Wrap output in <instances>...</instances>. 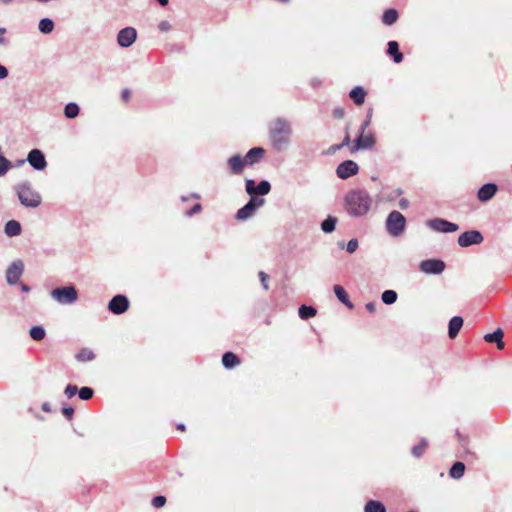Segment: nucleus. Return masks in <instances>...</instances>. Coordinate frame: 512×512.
Returning a JSON list of instances; mask_svg holds the SVG:
<instances>
[{
    "label": "nucleus",
    "mask_w": 512,
    "mask_h": 512,
    "mask_svg": "<svg viewBox=\"0 0 512 512\" xmlns=\"http://www.w3.org/2000/svg\"><path fill=\"white\" fill-rule=\"evenodd\" d=\"M371 205L372 198L364 190L354 189L345 196V207L350 215L363 216L368 213Z\"/></svg>",
    "instance_id": "1"
},
{
    "label": "nucleus",
    "mask_w": 512,
    "mask_h": 512,
    "mask_svg": "<svg viewBox=\"0 0 512 512\" xmlns=\"http://www.w3.org/2000/svg\"><path fill=\"white\" fill-rule=\"evenodd\" d=\"M16 191L21 204L26 207L36 208L42 202L41 195L29 183L18 185Z\"/></svg>",
    "instance_id": "2"
},
{
    "label": "nucleus",
    "mask_w": 512,
    "mask_h": 512,
    "mask_svg": "<svg viewBox=\"0 0 512 512\" xmlns=\"http://www.w3.org/2000/svg\"><path fill=\"white\" fill-rule=\"evenodd\" d=\"M291 134V128L287 121L277 119L274 121L269 130V137L275 147H279L285 143Z\"/></svg>",
    "instance_id": "3"
},
{
    "label": "nucleus",
    "mask_w": 512,
    "mask_h": 512,
    "mask_svg": "<svg viewBox=\"0 0 512 512\" xmlns=\"http://www.w3.org/2000/svg\"><path fill=\"white\" fill-rule=\"evenodd\" d=\"M406 219L399 211H392L387 218L386 228L390 235L399 236L404 232Z\"/></svg>",
    "instance_id": "4"
},
{
    "label": "nucleus",
    "mask_w": 512,
    "mask_h": 512,
    "mask_svg": "<svg viewBox=\"0 0 512 512\" xmlns=\"http://www.w3.org/2000/svg\"><path fill=\"white\" fill-rule=\"evenodd\" d=\"M51 295L57 302L61 304L74 303L78 298L77 290L73 286L56 288L52 290Z\"/></svg>",
    "instance_id": "5"
},
{
    "label": "nucleus",
    "mask_w": 512,
    "mask_h": 512,
    "mask_svg": "<svg viewBox=\"0 0 512 512\" xmlns=\"http://www.w3.org/2000/svg\"><path fill=\"white\" fill-rule=\"evenodd\" d=\"M484 240L482 234L479 231L471 230L462 233L458 237V244L461 247H468L474 244H480Z\"/></svg>",
    "instance_id": "6"
},
{
    "label": "nucleus",
    "mask_w": 512,
    "mask_h": 512,
    "mask_svg": "<svg viewBox=\"0 0 512 512\" xmlns=\"http://www.w3.org/2000/svg\"><path fill=\"white\" fill-rule=\"evenodd\" d=\"M427 225L435 231L444 233L455 232L459 229L457 224L441 218L429 220Z\"/></svg>",
    "instance_id": "7"
},
{
    "label": "nucleus",
    "mask_w": 512,
    "mask_h": 512,
    "mask_svg": "<svg viewBox=\"0 0 512 512\" xmlns=\"http://www.w3.org/2000/svg\"><path fill=\"white\" fill-rule=\"evenodd\" d=\"M359 167L356 162L346 160L340 163L336 169L337 176L341 179H347L358 173Z\"/></svg>",
    "instance_id": "8"
},
{
    "label": "nucleus",
    "mask_w": 512,
    "mask_h": 512,
    "mask_svg": "<svg viewBox=\"0 0 512 512\" xmlns=\"http://www.w3.org/2000/svg\"><path fill=\"white\" fill-rule=\"evenodd\" d=\"M24 271V264L21 260L14 261L6 271V280L10 285L16 284Z\"/></svg>",
    "instance_id": "9"
},
{
    "label": "nucleus",
    "mask_w": 512,
    "mask_h": 512,
    "mask_svg": "<svg viewBox=\"0 0 512 512\" xmlns=\"http://www.w3.org/2000/svg\"><path fill=\"white\" fill-rule=\"evenodd\" d=\"M263 203H264L263 199L251 198L250 201L244 207H242L241 209L238 210V212L236 214V218L238 220L248 219L249 217H251L254 214L257 207H259Z\"/></svg>",
    "instance_id": "10"
},
{
    "label": "nucleus",
    "mask_w": 512,
    "mask_h": 512,
    "mask_svg": "<svg viewBox=\"0 0 512 512\" xmlns=\"http://www.w3.org/2000/svg\"><path fill=\"white\" fill-rule=\"evenodd\" d=\"M136 38V30L132 27H126L119 31L117 36V42L121 47L127 48L135 42Z\"/></svg>",
    "instance_id": "11"
},
{
    "label": "nucleus",
    "mask_w": 512,
    "mask_h": 512,
    "mask_svg": "<svg viewBox=\"0 0 512 512\" xmlns=\"http://www.w3.org/2000/svg\"><path fill=\"white\" fill-rule=\"evenodd\" d=\"M420 269L427 274H440L445 269V263L439 259H428L421 262Z\"/></svg>",
    "instance_id": "12"
},
{
    "label": "nucleus",
    "mask_w": 512,
    "mask_h": 512,
    "mask_svg": "<svg viewBox=\"0 0 512 512\" xmlns=\"http://www.w3.org/2000/svg\"><path fill=\"white\" fill-rule=\"evenodd\" d=\"M128 307L129 301L124 295L114 296L108 304V309L114 314H122L127 311Z\"/></svg>",
    "instance_id": "13"
},
{
    "label": "nucleus",
    "mask_w": 512,
    "mask_h": 512,
    "mask_svg": "<svg viewBox=\"0 0 512 512\" xmlns=\"http://www.w3.org/2000/svg\"><path fill=\"white\" fill-rule=\"evenodd\" d=\"M270 183L266 180L261 181L257 186L251 179L246 180V191L249 195H266L270 192Z\"/></svg>",
    "instance_id": "14"
},
{
    "label": "nucleus",
    "mask_w": 512,
    "mask_h": 512,
    "mask_svg": "<svg viewBox=\"0 0 512 512\" xmlns=\"http://www.w3.org/2000/svg\"><path fill=\"white\" fill-rule=\"evenodd\" d=\"M375 143L376 140L372 134L364 135V133L361 132L355 143L351 145L350 152L354 153L359 149H370L375 145Z\"/></svg>",
    "instance_id": "15"
},
{
    "label": "nucleus",
    "mask_w": 512,
    "mask_h": 512,
    "mask_svg": "<svg viewBox=\"0 0 512 512\" xmlns=\"http://www.w3.org/2000/svg\"><path fill=\"white\" fill-rule=\"evenodd\" d=\"M27 161L36 170H43L47 166L44 154L38 149H33L29 152Z\"/></svg>",
    "instance_id": "16"
},
{
    "label": "nucleus",
    "mask_w": 512,
    "mask_h": 512,
    "mask_svg": "<svg viewBox=\"0 0 512 512\" xmlns=\"http://www.w3.org/2000/svg\"><path fill=\"white\" fill-rule=\"evenodd\" d=\"M265 155V150L261 147H254L250 149L244 156L247 166H252L262 160Z\"/></svg>",
    "instance_id": "17"
},
{
    "label": "nucleus",
    "mask_w": 512,
    "mask_h": 512,
    "mask_svg": "<svg viewBox=\"0 0 512 512\" xmlns=\"http://www.w3.org/2000/svg\"><path fill=\"white\" fill-rule=\"evenodd\" d=\"M228 165L231 174H240L246 165L244 157L240 155H233L228 159Z\"/></svg>",
    "instance_id": "18"
},
{
    "label": "nucleus",
    "mask_w": 512,
    "mask_h": 512,
    "mask_svg": "<svg viewBox=\"0 0 512 512\" xmlns=\"http://www.w3.org/2000/svg\"><path fill=\"white\" fill-rule=\"evenodd\" d=\"M497 192V186L493 183L483 185L477 193V197L481 202L490 200Z\"/></svg>",
    "instance_id": "19"
},
{
    "label": "nucleus",
    "mask_w": 512,
    "mask_h": 512,
    "mask_svg": "<svg viewBox=\"0 0 512 512\" xmlns=\"http://www.w3.org/2000/svg\"><path fill=\"white\" fill-rule=\"evenodd\" d=\"M463 318L454 316L450 319L448 325V335L450 339H455L463 326Z\"/></svg>",
    "instance_id": "20"
},
{
    "label": "nucleus",
    "mask_w": 512,
    "mask_h": 512,
    "mask_svg": "<svg viewBox=\"0 0 512 512\" xmlns=\"http://www.w3.org/2000/svg\"><path fill=\"white\" fill-rule=\"evenodd\" d=\"M503 336H504V332L502 329L498 328L497 330H495L493 333H488L484 336V340L488 343H496L497 344V348L499 350H502L504 349L505 347V343L503 342Z\"/></svg>",
    "instance_id": "21"
},
{
    "label": "nucleus",
    "mask_w": 512,
    "mask_h": 512,
    "mask_svg": "<svg viewBox=\"0 0 512 512\" xmlns=\"http://www.w3.org/2000/svg\"><path fill=\"white\" fill-rule=\"evenodd\" d=\"M387 54L391 56L395 63H400L403 60V54L399 51V44L397 41H389Z\"/></svg>",
    "instance_id": "22"
},
{
    "label": "nucleus",
    "mask_w": 512,
    "mask_h": 512,
    "mask_svg": "<svg viewBox=\"0 0 512 512\" xmlns=\"http://www.w3.org/2000/svg\"><path fill=\"white\" fill-rule=\"evenodd\" d=\"M366 95V91L361 86L353 88L349 93V97L358 106L362 105L365 102Z\"/></svg>",
    "instance_id": "23"
},
{
    "label": "nucleus",
    "mask_w": 512,
    "mask_h": 512,
    "mask_svg": "<svg viewBox=\"0 0 512 512\" xmlns=\"http://www.w3.org/2000/svg\"><path fill=\"white\" fill-rule=\"evenodd\" d=\"M334 293H335L336 297L338 298V300L341 303H343L346 307H348L349 309L353 308V304L350 301L347 292L345 291V289L342 286L335 285L334 286Z\"/></svg>",
    "instance_id": "24"
},
{
    "label": "nucleus",
    "mask_w": 512,
    "mask_h": 512,
    "mask_svg": "<svg viewBox=\"0 0 512 512\" xmlns=\"http://www.w3.org/2000/svg\"><path fill=\"white\" fill-rule=\"evenodd\" d=\"M222 364L227 369H232L240 364V359L233 352H226L222 357Z\"/></svg>",
    "instance_id": "25"
},
{
    "label": "nucleus",
    "mask_w": 512,
    "mask_h": 512,
    "mask_svg": "<svg viewBox=\"0 0 512 512\" xmlns=\"http://www.w3.org/2000/svg\"><path fill=\"white\" fill-rule=\"evenodd\" d=\"M465 472V465L462 462H455L449 470V476L453 479H460Z\"/></svg>",
    "instance_id": "26"
},
{
    "label": "nucleus",
    "mask_w": 512,
    "mask_h": 512,
    "mask_svg": "<svg viewBox=\"0 0 512 512\" xmlns=\"http://www.w3.org/2000/svg\"><path fill=\"white\" fill-rule=\"evenodd\" d=\"M76 359L80 362L92 361L95 359V353L89 348H82L76 354Z\"/></svg>",
    "instance_id": "27"
},
{
    "label": "nucleus",
    "mask_w": 512,
    "mask_h": 512,
    "mask_svg": "<svg viewBox=\"0 0 512 512\" xmlns=\"http://www.w3.org/2000/svg\"><path fill=\"white\" fill-rule=\"evenodd\" d=\"M398 12L397 10L395 9H388L384 12L383 16H382V22L385 24V25H392L394 24L397 19H398Z\"/></svg>",
    "instance_id": "28"
},
{
    "label": "nucleus",
    "mask_w": 512,
    "mask_h": 512,
    "mask_svg": "<svg viewBox=\"0 0 512 512\" xmlns=\"http://www.w3.org/2000/svg\"><path fill=\"white\" fill-rule=\"evenodd\" d=\"M21 232V226L20 224L15 220H10L5 225V233L8 236H16L19 235Z\"/></svg>",
    "instance_id": "29"
},
{
    "label": "nucleus",
    "mask_w": 512,
    "mask_h": 512,
    "mask_svg": "<svg viewBox=\"0 0 512 512\" xmlns=\"http://www.w3.org/2000/svg\"><path fill=\"white\" fill-rule=\"evenodd\" d=\"M365 512H386L385 506L376 500H370L364 507Z\"/></svg>",
    "instance_id": "30"
},
{
    "label": "nucleus",
    "mask_w": 512,
    "mask_h": 512,
    "mask_svg": "<svg viewBox=\"0 0 512 512\" xmlns=\"http://www.w3.org/2000/svg\"><path fill=\"white\" fill-rule=\"evenodd\" d=\"M298 313L301 319L307 320L311 317H314L317 313V310L312 306L302 305L300 306Z\"/></svg>",
    "instance_id": "31"
},
{
    "label": "nucleus",
    "mask_w": 512,
    "mask_h": 512,
    "mask_svg": "<svg viewBox=\"0 0 512 512\" xmlns=\"http://www.w3.org/2000/svg\"><path fill=\"white\" fill-rule=\"evenodd\" d=\"M45 335V329L40 325L33 326L30 329V337L35 341L43 340L45 338Z\"/></svg>",
    "instance_id": "32"
},
{
    "label": "nucleus",
    "mask_w": 512,
    "mask_h": 512,
    "mask_svg": "<svg viewBox=\"0 0 512 512\" xmlns=\"http://www.w3.org/2000/svg\"><path fill=\"white\" fill-rule=\"evenodd\" d=\"M38 27H39V30L42 33L48 34V33H51L53 31L54 23L49 18H43V19L40 20Z\"/></svg>",
    "instance_id": "33"
},
{
    "label": "nucleus",
    "mask_w": 512,
    "mask_h": 512,
    "mask_svg": "<svg viewBox=\"0 0 512 512\" xmlns=\"http://www.w3.org/2000/svg\"><path fill=\"white\" fill-rule=\"evenodd\" d=\"M336 222V218L329 216L322 222L321 228L325 233H331L335 230Z\"/></svg>",
    "instance_id": "34"
},
{
    "label": "nucleus",
    "mask_w": 512,
    "mask_h": 512,
    "mask_svg": "<svg viewBox=\"0 0 512 512\" xmlns=\"http://www.w3.org/2000/svg\"><path fill=\"white\" fill-rule=\"evenodd\" d=\"M428 447V441L426 439H422L420 443L412 448V455L416 458L421 457L426 448Z\"/></svg>",
    "instance_id": "35"
},
{
    "label": "nucleus",
    "mask_w": 512,
    "mask_h": 512,
    "mask_svg": "<svg viewBox=\"0 0 512 512\" xmlns=\"http://www.w3.org/2000/svg\"><path fill=\"white\" fill-rule=\"evenodd\" d=\"M64 114L67 118H75L79 114V107L76 103H68L64 108Z\"/></svg>",
    "instance_id": "36"
},
{
    "label": "nucleus",
    "mask_w": 512,
    "mask_h": 512,
    "mask_svg": "<svg viewBox=\"0 0 512 512\" xmlns=\"http://www.w3.org/2000/svg\"><path fill=\"white\" fill-rule=\"evenodd\" d=\"M382 301L387 304H393L397 300V293L394 290H386L382 293Z\"/></svg>",
    "instance_id": "37"
},
{
    "label": "nucleus",
    "mask_w": 512,
    "mask_h": 512,
    "mask_svg": "<svg viewBox=\"0 0 512 512\" xmlns=\"http://www.w3.org/2000/svg\"><path fill=\"white\" fill-rule=\"evenodd\" d=\"M456 437H457L459 443L461 444V446L466 450V452H469V449H468L469 435L464 434L460 431H457Z\"/></svg>",
    "instance_id": "38"
},
{
    "label": "nucleus",
    "mask_w": 512,
    "mask_h": 512,
    "mask_svg": "<svg viewBox=\"0 0 512 512\" xmlns=\"http://www.w3.org/2000/svg\"><path fill=\"white\" fill-rule=\"evenodd\" d=\"M93 390L89 387H82L79 391H78V394H79V397L82 399V400H89L92 398L93 396Z\"/></svg>",
    "instance_id": "39"
},
{
    "label": "nucleus",
    "mask_w": 512,
    "mask_h": 512,
    "mask_svg": "<svg viewBox=\"0 0 512 512\" xmlns=\"http://www.w3.org/2000/svg\"><path fill=\"white\" fill-rule=\"evenodd\" d=\"M165 503H166V498L164 496H156L152 500V505L155 508H161L165 505Z\"/></svg>",
    "instance_id": "40"
},
{
    "label": "nucleus",
    "mask_w": 512,
    "mask_h": 512,
    "mask_svg": "<svg viewBox=\"0 0 512 512\" xmlns=\"http://www.w3.org/2000/svg\"><path fill=\"white\" fill-rule=\"evenodd\" d=\"M258 276L260 278V281H261V284H262L263 288L265 290H268L269 289V285H268L269 276L265 272H263V271H260Z\"/></svg>",
    "instance_id": "41"
},
{
    "label": "nucleus",
    "mask_w": 512,
    "mask_h": 512,
    "mask_svg": "<svg viewBox=\"0 0 512 512\" xmlns=\"http://www.w3.org/2000/svg\"><path fill=\"white\" fill-rule=\"evenodd\" d=\"M77 391H78V388L75 385H68L65 388V394L68 398H72L77 393Z\"/></svg>",
    "instance_id": "42"
},
{
    "label": "nucleus",
    "mask_w": 512,
    "mask_h": 512,
    "mask_svg": "<svg viewBox=\"0 0 512 512\" xmlns=\"http://www.w3.org/2000/svg\"><path fill=\"white\" fill-rule=\"evenodd\" d=\"M358 248V241L356 239H351L348 243H347V251L349 253H353L356 251V249Z\"/></svg>",
    "instance_id": "43"
},
{
    "label": "nucleus",
    "mask_w": 512,
    "mask_h": 512,
    "mask_svg": "<svg viewBox=\"0 0 512 512\" xmlns=\"http://www.w3.org/2000/svg\"><path fill=\"white\" fill-rule=\"evenodd\" d=\"M62 413L68 420H71L74 415V409L72 407H64Z\"/></svg>",
    "instance_id": "44"
},
{
    "label": "nucleus",
    "mask_w": 512,
    "mask_h": 512,
    "mask_svg": "<svg viewBox=\"0 0 512 512\" xmlns=\"http://www.w3.org/2000/svg\"><path fill=\"white\" fill-rule=\"evenodd\" d=\"M333 115H334L336 118H338V119L343 118V117H344V115H345V110H344V108H342V107H337V108H335V109L333 110Z\"/></svg>",
    "instance_id": "45"
},
{
    "label": "nucleus",
    "mask_w": 512,
    "mask_h": 512,
    "mask_svg": "<svg viewBox=\"0 0 512 512\" xmlns=\"http://www.w3.org/2000/svg\"><path fill=\"white\" fill-rule=\"evenodd\" d=\"M121 98H122L123 102L127 103L131 98V91L127 88L122 90Z\"/></svg>",
    "instance_id": "46"
},
{
    "label": "nucleus",
    "mask_w": 512,
    "mask_h": 512,
    "mask_svg": "<svg viewBox=\"0 0 512 512\" xmlns=\"http://www.w3.org/2000/svg\"><path fill=\"white\" fill-rule=\"evenodd\" d=\"M158 28L162 31V32H167L170 30L171 28V25L168 21H161L158 25Z\"/></svg>",
    "instance_id": "47"
},
{
    "label": "nucleus",
    "mask_w": 512,
    "mask_h": 512,
    "mask_svg": "<svg viewBox=\"0 0 512 512\" xmlns=\"http://www.w3.org/2000/svg\"><path fill=\"white\" fill-rule=\"evenodd\" d=\"M371 122V114L369 113L367 115V119L362 123L361 125V132L364 133L367 127L370 125Z\"/></svg>",
    "instance_id": "48"
},
{
    "label": "nucleus",
    "mask_w": 512,
    "mask_h": 512,
    "mask_svg": "<svg viewBox=\"0 0 512 512\" xmlns=\"http://www.w3.org/2000/svg\"><path fill=\"white\" fill-rule=\"evenodd\" d=\"M7 75L8 70L4 66L0 65V80L6 78Z\"/></svg>",
    "instance_id": "49"
},
{
    "label": "nucleus",
    "mask_w": 512,
    "mask_h": 512,
    "mask_svg": "<svg viewBox=\"0 0 512 512\" xmlns=\"http://www.w3.org/2000/svg\"><path fill=\"white\" fill-rule=\"evenodd\" d=\"M350 142H351V140H350V135H349V133L347 132L341 144H342V146H343V147H344V146H349V147H351V146H350Z\"/></svg>",
    "instance_id": "50"
},
{
    "label": "nucleus",
    "mask_w": 512,
    "mask_h": 512,
    "mask_svg": "<svg viewBox=\"0 0 512 512\" xmlns=\"http://www.w3.org/2000/svg\"><path fill=\"white\" fill-rule=\"evenodd\" d=\"M366 309L370 312V313H374L376 311V306L373 302H369L366 304Z\"/></svg>",
    "instance_id": "51"
},
{
    "label": "nucleus",
    "mask_w": 512,
    "mask_h": 512,
    "mask_svg": "<svg viewBox=\"0 0 512 512\" xmlns=\"http://www.w3.org/2000/svg\"><path fill=\"white\" fill-rule=\"evenodd\" d=\"M399 205L402 209H405L408 207V200L406 199H401L400 202H399Z\"/></svg>",
    "instance_id": "52"
},
{
    "label": "nucleus",
    "mask_w": 512,
    "mask_h": 512,
    "mask_svg": "<svg viewBox=\"0 0 512 512\" xmlns=\"http://www.w3.org/2000/svg\"><path fill=\"white\" fill-rule=\"evenodd\" d=\"M342 147H343V146H342V144H341V143H340V144H335V145H332V146L330 147V151L335 152V151H337V150L341 149Z\"/></svg>",
    "instance_id": "53"
},
{
    "label": "nucleus",
    "mask_w": 512,
    "mask_h": 512,
    "mask_svg": "<svg viewBox=\"0 0 512 512\" xmlns=\"http://www.w3.org/2000/svg\"><path fill=\"white\" fill-rule=\"evenodd\" d=\"M201 210V205L200 204H196L194 205V207L192 208V213H196L198 211Z\"/></svg>",
    "instance_id": "54"
},
{
    "label": "nucleus",
    "mask_w": 512,
    "mask_h": 512,
    "mask_svg": "<svg viewBox=\"0 0 512 512\" xmlns=\"http://www.w3.org/2000/svg\"><path fill=\"white\" fill-rule=\"evenodd\" d=\"M42 410L45 411V412H50V406L48 403H44L42 405Z\"/></svg>",
    "instance_id": "55"
},
{
    "label": "nucleus",
    "mask_w": 512,
    "mask_h": 512,
    "mask_svg": "<svg viewBox=\"0 0 512 512\" xmlns=\"http://www.w3.org/2000/svg\"><path fill=\"white\" fill-rule=\"evenodd\" d=\"M158 3L161 5V6H166L169 2V0H157Z\"/></svg>",
    "instance_id": "56"
},
{
    "label": "nucleus",
    "mask_w": 512,
    "mask_h": 512,
    "mask_svg": "<svg viewBox=\"0 0 512 512\" xmlns=\"http://www.w3.org/2000/svg\"><path fill=\"white\" fill-rule=\"evenodd\" d=\"M21 289L24 292H28L29 291V287L27 285H25V284H21Z\"/></svg>",
    "instance_id": "57"
},
{
    "label": "nucleus",
    "mask_w": 512,
    "mask_h": 512,
    "mask_svg": "<svg viewBox=\"0 0 512 512\" xmlns=\"http://www.w3.org/2000/svg\"><path fill=\"white\" fill-rule=\"evenodd\" d=\"M177 429L180 430V431H185V426L184 424H178L177 425Z\"/></svg>",
    "instance_id": "58"
},
{
    "label": "nucleus",
    "mask_w": 512,
    "mask_h": 512,
    "mask_svg": "<svg viewBox=\"0 0 512 512\" xmlns=\"http://www.w3.org/2000/svg\"><path fill=\"white\" fill-rule=\"evenodd\" d=\"M6 32L5 28H0V36L4 35Z\"/></svg>",
    "instance_id": "59"
},
{
    "label": "nucleus",
    "mask_w": 512,
    "mask_h": 512,
    "mask_svg": "<svg viewBox=\"0 0 512 512\" xmlns=\"http://www.w3.org/2000/svg\"><path fill=\"white\" fill-rule=\"evenodd\" d=\"M0 1H1L2 3H5V4H7V3H10V2H12L13 0H0Z\"/></svg>",
    "instance_id": "60"
},
{
    "label": "nucleus",
    "mask_w": 512,
    "mask_h": 512,
    "mask_svg": "<svg viewBox=\"0 0 512 512\" xmlns=\"http://www.w3.org/2000/svg\"><path fill=\"white\" fill-rule=\"evenodd\" d=\"M0 43H4V39L3 38L0 39Z\"/></svg>",
    "instance_id": "61"
}]
</instances>
